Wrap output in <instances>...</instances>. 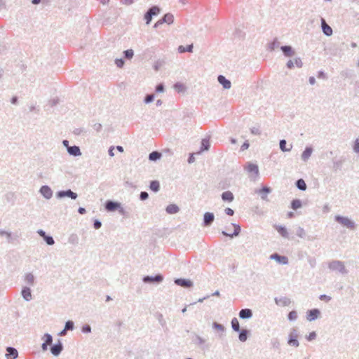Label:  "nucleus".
I'll list each match as a JSON object with an SVG mask.
<instances>
[{
  "instance_id": "48",
  "label": "nucleus",
  "mask_w": 359,
  "mask_h": 359,
  "mask_svg": "<svg viewBox=\"0 0 359 359\" xmlns=\"http://www.w3.org/2000/svg\"><path fill=\"white\" fill-rule=\"evenodd\" d=\"M43 238L48 245H53L55 243V241L51 236L46 235Z\"/></svg>"
},
{
  "instance_id": "39",
  "label": "nucleus",
  "mask_w": 359,
  "mask_h": 359,
  "mask_svg": "<svg viewBox=\"0 0 359 359\" xmlns=\"http://www.w3.org/2000/svg\"><path fill=\"white\" fill-rule=\"evenodd\" d=\"M287 142L285 140H280L279 142L280 149L282 151H290L292 148V145H290V147H286Z\"/></svg>"
},
{
  "instance_id": "1",
  "label": "nucleus",
  "mask_w": 359,
  "mask_h": 359,
  "mask_svg": "<svg viewBox=\"0 0 359 359\" xmlns=\"http://www.w3.org/2000/svg\"><path fill=\"white\" fill-rule=\"evenodd\" d=\"M191 340L196 347L200 348L203 352L208 351L210 348V344L208 342L207 339L195 332L191 333Z\"/></svg>"
},
{
  "instance_id": "56",
  "label": "nucleus",
  "mask_w": 359,
  "mask_h": 359,
  "mask_svg": "<svg viewBox=\"0 0 359 359\" xmlns=\"http://www.w3.org/2000/svg\"><path fill=\"white\" fill-rule=\"evenodd\" d=\"M115 64L116 65L119 67V68H121L123 67L124 64H125V61L122 58H116L115 60Z\"/></svg>"
},
{
  "instance_id": "45",
  "label": "nucleus",
  "mask_w": 359,
  "mask_h": 359,
  "mask_svg": "<svg viewBox=\"0 0 359 359\" xmlns=\"http://www.w3.org/2000/svg\"><path fill=\"white\" fill-rule=\"evenodd\" d=\"M231 327L235 332L240 331V325L238 319L236 318H233L231 320Z\"/></svg>"
},
{
  "instance_id": "18",
  "label": "nucleus",
  "mask_w": 359,
  "mask_h": 359,
  "mask_svg": "<svg viewBox=\"0 0 359 359\" xmlns=\"http://www.w3.org/2000/svg\"><path fill=\"white\" fill-rule=\"evenodd\" d=\"M271 192V189L266 186H264L262 189L256 191V193L260 194L261 198L264 201H268L267 194H270Z\"/></svg>"
},
{
  "instance_id": "9",
  "label": "nucleus",
  "mask_w": 359,
  "mask_h": 359,
  "mask_svg": "<svg viewBox=\"0 0 359 359\" xmlns=\"http://www.w3.org/2000/svg\"><path fill=\"white\" fill-rule=\"evenodd\" d=\"M63 350V344L60 339L57 340V342L50 346V352L55 355H59Z\"/></svg>"
},
{
  "instance_id": "25",
  "label": "nucleus",
  "mask_w": 359,
  "mask_h": 359,
  "mask_svg": "<svg viewBox=\"0 0 359 359\" xmlns=\"http://www.w3.org/2000/svg\"><path fill=\"white\" fill-rule=\"evenodd\" d=\"M238 316L241 319H249L252 316V311L250 309H243L239 311Z\"/></svg>"
},
{
  "instance_id": "12",
  "label": "nucleus",
  "mask_w": 359,
  "mask_h": 359,
  "mask_svg": "<svg viewBox=\"0 0 359 359\" xmlns=\"http://www.w3.org/2000/svg\"><path fill=\"white\" fill-rule=\"evenodd\" d=\"M271 259L276 260L279 264L287 265L289 263L288 258L286 256L280 255L278 253H273L270 256Z\"/></svg>"
},
{
  "instance_id": "5",
  "label": "nucleus",
  "mask_w": 359,
  "mask_h": 359,
  "mask_svg": "<svg viewBox=\"0 0 359 359\" xmlns=\"http://www.w3.org/2000/svg\"><path fill=\"white\" fill-rule=\"evenodd\" d=\"M161 9L158 6H152L151 8L148 9V11L144 14V19L146 20V23L149 25L154 16H156L160 13Z\"/></svg>"
},
{
  "instance_id": "23",
  "label": "nucleus",
  "mask_w": 359,
  "mask_h": 359,
  "mask_svg": "<svg viewBox=\"0 0 359 359\" xmlns=\"http://www.w3.org/2000/svg\"><path fill=\"white\" fill-rule=\"evenodd\" d=\"M274 301L277 305L281 306H287L291 303L290 299L287 297H275Z\"/></svg>"
},
{
  "instance_id": "22",
  "label": "nucleus",
  "mask_w": 359,
  "mask_h": 359,
  "mask_svg": "<svg viewBox=\"0 0 359 359\" xmlns=\"http://www.w3.org/2000/svg\"><path fill=\"white\" fill-rule=\"evenodd\" d=\"M280 50L285 57H292L295 54V51L291 46H282Z\"/></svg>"
},
{
  "instance_id": "64",
  "label": "nucleus",
  "mask_w": 359,
  "mask_h": 359,
  "mask_svg": "<svg viewBox=\"0 0 359 359\" xmlns=\"http://www.w3.org/2000/svg\"><path fill=\"white\" fill-rule=\"evenodd\" d=\"M294 64L298 68H302L303 66V62L300 57H296L294 59Z\"/></svg>"
},
{
  "instance_id": "50",
  "label": "nucleus",
  "mask_w": 359,
  "mask_h": 359,
  "mask_svg": "<svg viewBox=\"0 0 359 359\" xmlns=\"http://www.w3.org/2000/svg\"><path fill=\"white\" fill-rule=\"evenodd\" d=\"M343 161L339 160V161H333V169L334 171H337L338 170L341 169V165H342Z\"/></svg>"
},
{
  "instance_id": "60",
  "label": "nucleus",
  "mask_w": 359,
  "mask_h": 359,
  "mask_svg": "<svg viewBox=\"0 0 359 359\" xmlns=\"http://www.w3.org/2000/svg\"><path fill=\"white\" fill-rule=\"evenodd\" d=\"M81 332L83 333H87V334L90 333L91 332V327L89 325L86 324L82 327Z\"/></svg>"
},
{
  "instance_id": "11",
  "label": "nucleus",
  "mask_w": 359,
  "mask_h": 359,
  "mask_svg": "<svg viewBox=\"0 0 359 359\" xmlns=\"http://www.w3.org/2000/svg\"><path fill=\"white\" fill-rule=\"evenodd\" d=\"M320 315V311L318 309H313L308 310L306 312V319L309 321H313L316 320Z\"/></svg>"
},
{
  "instance_id": "61",
  "label": "nucleus",
  "mask_w": 359,
  "mask_h": 359,
  "mask_svg": "<svg viewBox=\"0 0 359 359\" xmlns=\"http://www.w3.org/2000/svg\"><path fill=\"white\" fill-rule=\"evenodd\" d=\"M316 338V332H314V331H313V332H310L309 335H306V339L308 341H312V340H314Z\"/></svg>"
},
{
  "instance_id": "36",
  "label": "nucleus",
  "mask_w": 359,
  "mask_h": 359,
  "mask_svg": "<svg viewBox=\"0 0 359 359\" xmlns=\"http://www.w3.org/2000/svg\"><path fill=\"white\" fill-rule=\"evenodd\" d=\"M149 188L154 192H158L160 189V183L157 180H153L150 182Z\"/></svg>"
},
{
  "instance_id": "24",
  "label": "nucleus",
  "mask_w": 359,
  "mask_h": 359,
  "mask_svg": "<svg viewBox=\"0 0 359 359\" xmlns=\"http://www.w3.org/2000/svg\"><path fill=\"white\" fill-rule=\"evenodd\" d=\"M321 27H322V30H323V32L325 35H326L327 36H330L332 34V29L331 28V27L330 25H328L325 19L322 18L321 19Z\"/></svg>"
},
{
  "instance_id": "54",
  "label": "nucleus",
  "mask_w": 359,
  "mask_h": 359,
  "mask_svg": "<svg viewBox=\"0 0 359 359\" xmlns=\"http://www.w3.org/2000/svg\"><path fill=\"white\" fill-rule=\"evenodd\" d=\"M308 262L311 268H314L316 266V259L313 257H308Z\"/></svg>"
},
{
  "instance_id": "20",
  "label": "nucleus",
  "mask_w": 359,
  "mask_h": 359,
  "mask_svg": "<svg viewBox=\"0 0 359 359\" xmlns=\"http://www.w3.org/2000/svg\"><path fill=\"white\" fill-rule=\"evenodd\" d=\"M273 227L282 237H283L285 238H289V233L285 226H282V225L275 224V225H273Z\"/></svg>"
},
{
  "instance_id": "44",
  "label": "nucleus",
  "mask_w": 359,
  "mask_h": 359,
  "mask_svg": "<svg viewBox=\"0 0 359 359\" xmlns=\"http://www.w3.org/2000/svg\"><path fill=\"white\" fill-rule=\"evenodd\" d=\"M68 242L72 245L79 243V236L76 233H72L68 238Z\"/></svg>"
},
{
  "instance_id": "62",
  "label": "nucleus",
  "mask_w": 359,
  "mask_h": 359,
  "mask_svg": "<svg viewBox=\"0 0 359 359\" xmlns=\"http://www.w3.org/2000/svg\"><path fill=\"white\" fill-rule=\"evenodd\" d=\"M149 198V194L147 191H141L140 194V199L141 201H145Z\"/></svg>"
},
{
  "instance_id": "53",
  "label": "nucleus",
  "mask_w": 359,
  "mask_h": 359,
  "mask_svg": "<svg viewBox=\"0 0 359 359\" xmlns=\"http://www.w3.org/2000/svg\"><path fill=\"white\" fill-rule=\"evenodd\" d=\"M65 330H73L74 328V323L72 320H68L65 323Z\"/></svg>"
},
{
  "instance_id": "30",
  "label": "nucleus",
  "mask_w": 359,
  "mask_h": 359,
  "mask_svg": "<svg viewBox=\"0 0 359 359\" xmlns=\"http://www.w3.org/2000/svg\"><path fill=\"white\" fill-rule=\"evenodd\" d=\"M165 211L169 215H173L180 211V208L176 204H170L166 207Z\"/></svg>"
},
{
  "instance_id": "8",
  "label": "nucleus",
  "mask_w": 359,
  "mask_h": 359,
  "mask_svg": "<svg viewBox=\"0 0 359 359\" xmlns=\"http://www.w3.org/2000/svg\"><path fill=\"white\" fill-rule=\"evenodd\" d=\"M56 197L57 198L68 197L72 200H76L78 197V194L76 192L72 191L71 189L60 190L56 193Z\"/></svg>"
},
{
  "instance_id": "26",
  "label": "nucleus",
  "mask_w": 359,
  "mask_h": 359,
  "mask_svg": "<svg viewBox=\"0 0 359 359\" xmlns=\"http://www.w3.org/2000/svg\"><path fill=\"white\" fill-rule=\"evenodd\" d=\"M21 294L24 299L27 302H29L32 299V291L29 287H22Z\"/></svg>"
},
{
  "instance_id": "57",
  "label": "nucleus",
  "mask_w": 359,
  "mask_h": 359,
  "mask_svg": "<svg viewBox=\"0 0 359 359\" xmlns=\"http://www.w3.org/2000/svg\"><path fill=\"white\" fill-rule=\"evenodd\" d=\"M60 102V99L58 97H55V98H53V99H50L48 102L50 106L51 107H53L55 106H56Z\"/></svg>"
},
{
  "instance_id": "51",
  "label": "nucleus",
  "mask_w": 359,
  "mask_h": 359,
  "mask_svg": "<svg viewBox=\"0 0 359 359\" xmlns=\"http://www.w3.org/2000/svg\"><path fill=\"white\" fill-rule=\"evenodd\" d=\"M288 320L290 321L295 320L297 318V313L296 311H291L287 316Z\"/></svg>"
},
{
  "instance_id": "27",
  "label": "nucleus",
  "mask_w": 359,
  "mask_h": 359,
  "mask_svg": "<svg viewBox=\"0 0 359 359\" xmlns=\"http://www.w3.org/2000/svg\"><path fill=\"white\" fill-rule=\"evenodd\" d=\"M313 148L311 147H306L302 154V159L303 161L306 162L311 157L313 153Z\"/></svg>"
},
{
  "instance_id": "28",
  "label": "nucleus",
  "mask_w": 359,
  "mask_h": 359,
  "mask_svg": "<svg viewBox=\"0 0 359 359\" xmlns=\"http://www.w3.org/2000/svg\"><path fill=\"white\" fill-rule=\"evenodd\" d=\"M174 22V16L172 13H168L165 14L161 19H160L159 23H167L168 25L172 24Z\"/></svg>"
},
{
  "instance_id": "58",
  "label": "nucleus",
  "mask_w": 359,
  "mask_h": 359,
  "mask_svg": "<svg viewBox=\"0 0 359 359\" xmlns=\"http://www.w3.org/2000/svg\"><path fill=\"white\" fill-rule=\"evenodd\" d=\"M212 327L219 331H224V327L222 324L217 323L216 322L213 323Z\"/></svg>"
},
{
  "instance_id": "42",
  "label": "nucleus",
  "mask_w": 359,
  "mask_h": 359,
  "mask_svg": "<svg viewBox=\"0 0 359 359\" xmlns=\"http://www.w3.org/2000/svg\"><path fill=\"white\" fill-rule=\"evenodd\" d=\"M35 278L34 275L32 273H28L25 275V280L27 282V284L29 285H33L34 283Z\"/></svg>"
},
{
  "instance_id": "63",
  "label": "nucleus",
  "mask_w": 359,
  "mask_h": 359,
  "mask_svg": "<svg viewBox=\"0 0 359 359\" xmlns=\"http://www.w3.org/2000/svg\"><path fill=\"white\" fill-rule=\"evenodd\" d=\"M234 36L239 38H243L245 36V33L239 29H236L234 32Z\"/></svg>"
},
{
  "instance_id": "37",
  "label": "nucleus",
  "mask_w": 359,
  "mask_h": 359,
  "mask_svg": "<svg viewBox=\"0 0 359 359\" xmlns=\"http://www.w3.org/2000/svg\"><path fill=\"white\" fill-rule=\"evenodd\" d=\"M270 344L271 348L275 350H279L280 347V343L278 338L273 337L271 339Z\"/></svg>"
},
{
  "instance_id": "21",
  "label": "nucleus",
  "mask_w": 359,
  "mask_h": 359,
  "mask_svg": "<svg viewBox=\"0 0 359 359\" xmlns=\"http://www.w3.org/2000/svg\"><path fill=\"white\" fill-rule=\"evenodd\" d=\"M217 81L224 89H229L231 87V81L223 75H219Z\"/></svg>"
},
{
  "instance_id": "35",
  "label": "nucleus",
  "mask_w": 359,
  "mask_h": 359,
  "mask_svg": "<svg viewBox=\"0 0 359 359\" xmlns=\"http://www.w3.org/2000/svg\"><path fill=\"white\" fill-rule=\"evenodd\" d=\"M295 185L297 188L301 191H305L307 188L306 184L303 179H299L296 181Z\"/></svg>"
},
{
  "instance_id": "47",
  "label": "nucleus",
  "mask_w": 359,
  "mask_h": 359,
  "mask_svg": "<svg viewBox=\"0 0 359 359\" xmlns=\"http://www.w3.org/2000/svg\"><path fill=\"white\" fill-rule=\"evenodd\" d=\"M42 339L44 340V342L46 344H48V345L49 344H52V341H53V337L51 334H48V333H46L43 337H42Z\"/></svg>"
},
{
  "instance_id": "33",
  "label": "nucleus",
  "mask_w": 359,
  "mask_h": 359,
  "mask_svg": "<svg viewBox=\"0 0 359 359\" xmlns=\"http://www.w3.org/2000/svg\"><path fill=\"white\" fill-rule=\"evenodd\" d=\"M162 156L161 153L157 151H154L149 154V159L151 161H156L159 160Z\"/></svg>"
},
{
  "instance_id": "14",
  "label": "nucleus",
  "mask_w": 359,
  "mask_h": 359,
  "mask_svg": "<svg viewBox=\"0 0 359 359\" xmlns=\"http://www.w3.org/2000/svg\"><path fill=\"white\" fill-rule=\"evenodd\" d=\"M174 283L179 286H181L184 288H189L193 286V283L188 279L184 278H176L174 280Z\"/></svg>"
},
{
  "instance_id": "19",
  "label": "nucleus",
  "mask_w": 359,
  "mask_h": 359,
  "mask_svg": "<svg viewBox=\"0 0 359 359\" xmlns=\"http://www.w3.org/2000/svg\"><path fill=\"white\" fill-rule=\"evenodd\" d=\"M67 151L70 156L74 157L79 156L81 155L80 147L76 145L68 147Z\"/></svg>"
},
{
  "instance_id": "7",
  "label": "nucleus",
  "mask_w": 359,
  "mask_h": 359,
  "mask_svg": "<svg viewBox=\"0 0 359 359\" xmlns=\"http://www.w3.org/2000/svg\"><path fill=\"white\" fill-rule=\"evenodd\" d=\"M163 279V276L158 273L155 276H145L142 278V281L145 283L159 284Z\"/></svg>"
},
{
  "instance_id": "32",
  "label": "nucleus",
  "mask_w": 359,
  "mask_h": 359,
  "mask_svg": "<svg viewBox=\"0 0 359 359\" xmlns=\"http://www.w3.org/2000/svg\"><path fill=\"white\" fill-rule=\"evenodd\" d=\"M194 46L193 44L187 45V46H180L177 48L178 52L180 53H183L185 52L192 53L193 52Z\"/></svg>"
},
{
  "instance_id": "29",
  "label": "nucleus",
  "mask_w": 359,
  "mask_h": 359,
  "mask_svg": "<svg viewBox=\"0 0 359 359\" xmlns=\"http://www.w3.org/2000/svg\"><path fill=\"white\" fill-rule=\"evenodd\" d=\"M221 198L223 201L226 202H232L234 199V196L233 193L230 191H226L223 192L221 195Z\"/></svg>"
},
{
  "instance_id": "2",
  "label": "nucleus",
  "mask_w": 359,
  "mask_h": 359,
  "mask_svg": "<svg viewBox=\"0 0 359 359\" xmlns=\"http://www.w3.org/2000/svg\"><path fill=\"white\" fill-rule=\"evenodd\" d=\"M104 208L107 212H114L118 210L119 214L121 215H126L125 209L121 206V204L119 202L107 200L104 203Z\"/></svg>"
},
{
  "instance_id": "6",
  "label": "nucleus",
  "mask_w": 359,
  "mask_h": 359,
  "mask_svg": "<svg viewBox=\"0 0 359 359\" xmlns=\"http://www.w3.org/2000/svg\"><path fill=\"white\" fill-rule=\"evenodd\" d=\"M298 338V332L297 329L292 328L288 335L287 344L291 346H294L295 348L299 346V342L297 339Z\"/></svg>"
},
{
  "instance_id": "38",
  "label": "nucleus",
  "mask_w": 359,
  "mask_h": 359,
  "mask_svg": "<svg viewBox=\"0 0 359 359\" xmlns=\"http://www.w3.org/2000/svg\"><path fill=\"white\" fill-rule=\"evenodd\" d=\"M210 141L208 139H203L201 141V151H208L210 149Z\"/></svg>"
},
{
  "instance_id": "3",
  "label": "nucleus",
  "mask_w": 359,
  "mask_h": 359,
  "mask_svg": "<svg viewBox=\"0 0 359 359\" xmlns=\"http://www.w3.org/2000/svg\"><path fill=\"white\" fill-rule=\"evenodd\" d=\"M328 268L332 271H338L339 273L346 275L348 273L344 262L339 260H332L328 263Z\"/></svg>"
},
{
  "instance_id": "15",
  "label": "nucleus",
  "mask_w": 359,
  "mask_h": 359,
  "mask_svg": "<svg viewBox=\"0 0 359 359\" xmlns=\"http://www.w3.org/2000/svg\"><path fill=\"white\" fill-rule=\"evenodd\" d=\"M245 170L249 173L254 174L255 177L259 175V168L257 164L248 162L245 166Z\"/></svg>"
},
{
  "instance_id": "40",
  "label": "nucleus",
  "mask_w": 359,
  "mask_h": 359,
  "mask_svg": "<svg viewBox=\"0 0 359 359\" xmlns=\"http://www.w3.org/2000/svg\"><path fill=\"white\" fill-rule=\"evenodd\" d=\"M302 206V203L300 199H294L291 202V208L296 210Z\"/></svg>"
},
{
  "instance_id": "59",
  "label": "nucleus",
  "mask_w": 359,
  "mask_h": 359,
  "mask_svg": "<svg viewBox=\"0 0 359 359\" xmlns=\"http://www.w3.org/2000/svg\"><path fill=\"white\" fill-rule=\"evenodd\" d=\"M164 90H165V87H164L163 83H161L156 86L155 91L156 93H163V92H164Z\"/></svg>"
},
{
  "instance_id": "41",
  "label": "nucleus",
  "mask_w": 359,
  "mask_h": 359,
  "mask_svg": "<svg viewBox=\"0 0 359 359\" xmlns=\"http://www.w3.org/2000/svg\"><path fill=\"white\" fill-rule=\"evenodd\" d=\"M174 89L178 93H183L186 90V87L183 83L177 82L173 86Z\"/></svg>"
},
{
  "instance_id": "49",
  "label": "nucleus",
  "mask_w": 359,
  "mask_h": 359,
  "mask_svg": "<svg viewBox=\"0 0 359 359\" xmlns=\"http://www.w3.org/2000/svg\"><path fill=\"white\" fill-rule=\"evenodd\" d=\"M296 233H297V236L301 238H304L306 236L305 230L301 226L298 227Z\"/></svg>"
},
{
  "instance_id": "55",
  "label": "nucleus",
  "mask_w": 359,
  "mask_h": 359,
  "mask_svg": "<svg viewBox=\"0 0 359 359\" xmlns=\"http://www.w3.org/2000/svg\"><path fill=\"white\" fill-rule=\"evenodd\" d=\"M157 319L162 327L165 326L166 323L161 313H157Z\"/></svg>"
},
{
  "instance_id": "46",
  "label": "nucleus",
  "mask_w": 359,
  "mask_h": 359,
  "mask_svg": "<svg viewBox=\"0 0 359 359\" xmlns=\"http://www.w3.org/2000/svg\"><path fill=\"white\" fill-rule=\"evenodd\" d=\"M123 57L126 60H130L134 55V51L133 49H127L123 51Z\"/></svg>"
},
{
  "instance_id": "16",
  "label": "nucleus",
  "mask_w": 359,
  "mask_h": 359,
  "mask_svg": "<svg viewBox=\"0 0 359 359\" xmlns=\"http://www.w3.org/2000/svg\"><path fill=\"white\" fill-rule=\"evenodd\" d=\"M5 356L6 359H16L18 357V351L14 347L8 346Z\"/></svg>"
},
{
  "instance_id": "34",
  "label": "nucleus",
  "mask_w": 359,
  "mask_h": 359,
  "mask_svg": "<svg viewBox=\"0 0 359 359\" xmlns=\"http://www.w3.org/2000/svg\"><path fill=\"white\" fill-rule=\"evenodd\" d=\"M238 332H239V340L242 342L245 341L248 339L249 331L246 329H243L240 330Z\"/></svg>"
},
{
  "instance_id": "10",
  "label": "nucleus",
  "mask_w": 359,
  "mask_h": 359,
  "mask_svg": "<svg viewBox=\"0 0 359 359\" xmlns=\"http://www.w3.org/2000/svg\"><path fill=\"white\" fill-rule=\"evenodd\" d=\"M215 220V215L212 212H206L203 215V226H210Z\"/></svg>"
},
{
  "instance_id": "13",
  "label": "nucleus",
  "mask_w": 359,
  "mask_h": 359,
  "mask_svg": "<svg viewBox=\"0 0 359 359\" xmlns=\"http://www.w3.org/2000/svg\"><path fill=\"white\" fill-rule=\"evenodd\" d=\"M231 225L233 226V232L232 233H229L227 232H226L225 231H222V233L224 236H228V237H230V238H233L235 236H238L241 231V226L238 224H236V223H231Z\"/></svg>"
},
{
  "instance_id": "43",
  "label": "nucleus",
  "mask_w": 359,
  "mask_h": 359,
  "mask_svg": "<svg viewBox=\"0 0 359 359\" xmlns=\"http://www.w3.org/2000/svg\"><path fill=\"white\" fill-rule=\"evenodd\" d=\"M0 236H6L8 243H11L13 241L12 233L3 229H0Z\"/></svg>"
},
{
  "instance_id": "52",
  "label": "nucleus",
  "mask_w": 359,
  "mask_h": 359,
  "mask_svg": "<svg viewBox=\"0 0 359 359\" xmlns=\"http://www.w3.org/2000/svg\"><path fill=\"white\" fill-rule=\"evenodd\" d=\"M154 100V94H147L144 99V102L145 104H149L153 102Z\"/></svg>"
},
{
  "instance_id": "4",
  "label": "nucleus",
  "mask_w": 359,
  "mask_h": 359,
  "mask_svg": "<svg viewBox=\"0 0 359 359\" xmlns=\"http://www.w3.org/2000/svg\"><path fill=\"white\" fill-rule=\"evenodd\" d=\"M334 220L350 230H354L356 227L355 223L348 217L336 215L334 217Z\"/></svg>"
},
{
  "instance_id": "31",
  "label": "nucleus",
  "mask_w": 359,
  "mask_h": 359,
  "mask_svg": "<svg viewBox=\"0 0 359 359\" xmlns=\"http://www.w3.org/2000/svg\"><path fill=\"white\" fill-rule=\"evenodd\" d=\"M280 42L278 41L277 38H275L272 42L267 44L266 49L269 51H273L276 48L279 47Z\"/></svg>"
},
{
  "instance_id": "17",
  "label": "nucleus",
  "mask_w": 359,
  "mask_h": 359,
  "mask_svg": "<svg viewBox=\"0 0 359 359\" xmlns=\"http://www.w3.org/2000/svg\"><path fill=\"white\" fill-rule=\"evenodd\" d=\"M39 192L46 199H50L53 196V191L48 185H43Z\"/></svg>"
}]
</instances>
